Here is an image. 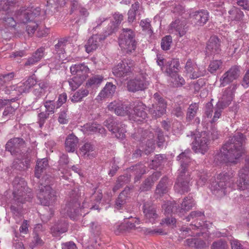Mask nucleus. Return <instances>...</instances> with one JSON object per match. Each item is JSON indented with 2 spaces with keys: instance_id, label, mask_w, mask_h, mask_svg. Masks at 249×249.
<instances>
[{
  "instance_id": "nucleus-5",
  "label": "nucleus",
  "mask_w": 249,
  "mask_h": 249,
  "mask_svg": "<svg viewBox=\"0 0 249 249\" xmlns=\"http://www.w3.org/2000/svg\"><path fill=\"white\" fill-rule=\"evenodd\" d=\"M40 8L33 7L21 8L15 13L16 19L19 22L26 23V31L29 35H33L38 27Z\"/></svg>"
},
{
  "instance_id": "nucleus-37",
  "label": "nucleus",
  "mask_w": 249,
  "mask_h": 249,
  "mask_svg": "<svg viewBox=\"0 0 249 249\" xmlns=\"http://www.w3.org/2000/svg\"><path fill=\"white\" fill-rule=\"evenodd\" d=\"M89 93L88 89L82 88L74 93L71 98V100L73 102H80L83 98L88 96Z\"/></svg>"
},
{
  "instance_id": "nucleus-11",
  "label": "nucleus",
  "mask_w": 249,
  "mask_h": 249,
  "mask_svg": "<svg viewBox=\"0 0 249 249\" xmlns=\"http://www.w3.org/2000/svg\"><path fill=\"white\" fill-rule=\"evenodd\" d=\"M233 98V93L231 89H227L224 91L221 101L218 102L214 108V116L212 123L216 122L220 118L222 109L230 105Z\"/></svg>"
},
{
  "instance_id": "nucleus-45",
  "label": "nucleus",
  "mask_w": 249,
  "mask_h": 249,
  "mask_svg": "<svg viewBox=\"0 0 249 249\" xmlns=\"http://www.w3.org/2000/svg\"><path fill=\"white\" fill-rule=\"evenodd\" d=\"M170 80L173 83L174 87H180L185 84V80L183 78L176 73L175 75H170Z\"/></svg>"
},
{
  "instance_id": "nucleus-53",
  "label": "nucleus",
  "mask_w": 249,
  "mask_h": 249,
  "mask_svg": "<svg viewBox=\"0 0 249 249\" xmlns=\"http://www.w3.org/2000/svg\"><path fill=\"white\" fill-rule=\"evenodd\" d=\"M139 223L140 220L138 218H132L131 221L125 223L127 231L135 229L136 225H138Z\"/></svg>"
},
{
  "instance_id": "nucleus-35",
  "label": "nucleus",
  "mask_w": 249,
  "mask_h": 249,
  "mask_svg": "<svg viewBox=\"0 0 249 249\" xmlns=\"http://www.w3.org/2000/svg\"><path fill=\"white\" fill-rule=\"evenodd\" d=\"M84 129L85 132L88 134H91L97 132L100 133H103L105 131V129L100 124L94 123L86 124L84 125Z\"/></svg>"
},
{
  "instance_id": "nucleus-6",
  "label": "nucleus",
  "mask_w": 249,
  "mask_h": 249,
  "mask_svg": "<svg viewBox=\"0 0 249 249\" xmlns=\"http://www.w3.org/2000/svg\"><path fill=\"white\" fill-rule=\"evenodd\" d=\"M95 189V188H94L92 190L90 200L87 198V196L86 197V199L83 203L82 207L80 208V205L77 202H75L71 208L70 207H68V209L67 210V214L71 219L73 220L77 219L79 215H82V213L86 212L84 211L85 208H93L94 206L93 205V203L90 202L89 201L91 202L93 200H94L96 202H100L102 198V194L99 191L96 192Z\"/></svg>"
},
{
  "instance_id": "nucleus-44",
  "label": "nucleus",
  "mask_w": 249,
  "mask_h": 249,
  "mask_svg": "<svg viewBox=\"0 0 249 249\" xmlns=\"http://www.w3.org/2000/svg\"><path fill=\"white\" fill-rule=\"evenodd\" d=\"M198 109V105L196 103L190 105L187 111L186 118L187 120H192L196 116Z\"/></svg>"
},
{
  "instance_id": "nucleus-20",
  "label": "nucleus",
  "mask_w": 249,
  "mask_h": 249,
  "mask_svg": "<svg viewBox=\"0 0 249 249\" xmlns=\"http://www.w3.org/2000/svg\"><path fill=\"white\" fill-rule=\"evenodd\" d=\"M186 24L185 20L176 19L170 24L168 31L170 33H175L181 37L186 33Z\"/></svg>"
},
{
  "instance_id": "nucleus-60",
  "label": "nucleus",
  "mask_w": 249,
  "mask_h": 249,
  "mask_svg": "<svg viewBox=\"0 0 249 249\" xmlns=\"http://www.w3.org/2000/svg\"><path fill=\"white\" fill-rule=\"evenodd\" d=\"M213 112V106L211 103H208L206 104L205 107V114L207 117H211Z\"/></svg>"
},
{
  "instance_id": "nucleus-42",
  "label": "nucleus",
  "mask_w": 249,
  "mask_h": 249,
  "mask_svg": "<svg viewBox=\"0 0 249 249\" xmlns=\"http://www.w3.org/2000/svg\"><path fill=\"white\" fill-rule=\"evenodd\" d=\"M196 185L197 187H202L206 183L207 176L204 172H197L196 178Z\"/></svg>"
},
{
  "instance_id": "nucleus-24",
  "label": "nucleus",
  "mask_w": 249,
  "mask_h": 249,
  "mask_svg": "<svg viewBox=\"0 0 249 249\" xmlns=\"http://www.w3.org/2000/svg\"><path fill=\"white\" fill-rule=\"evenodd\" d=\"M70 71L72 75H76L75 76L86 79L89 72V69L84 63L72 65L70 67Z\"/></svg>"
},
{
  "instance_id": "nucleus-41",
  "label": "nucleus",
  "mask_w": 249,
  "mask_h": 249,
  "mask_svg": "<svg viewBox=\"0 0 249 249\" xmlns=\"http://www.w3.org/2000/svg\"><path fill=\"white\" fill-rule=\"evenodd\" d=\"M85 80L83 78H80L78 76H74L70 79L68 82L71 89L72 90H76L80 86Z\"/></svg>"
},
{
  "instance_id": "nucleus-30",
  "label": "nucleus",
  "mask_w": 249,
  "mask_h": 249,
  "mask_svg": "<svg viewBox=\"0 0 249 249\" xmlns=\"http://www.w3.org/2000/svg\"><path fill=\"white\" fill-rule=\"evenodd\" d=\"M68 224L65 221H60L54 224L51 229L53 236L57 237L67 231Z\"/></svg>"
},
{
  "instance_id": "nucleus-16",
  "label": "nucleus",
  "mask_w": 249,
  "mask_h": 249,
  "mask_svg": "<svg viewBox=\"0 0 249 249\" xmlns=\"http://www.w3.org/2000/svg\"><path fill=\"white\" fill-rule=\"evenodd\" d=\"M240 74V70L238 67L235 66L231 67L220 78V87H224L233 82L238 78Z\"/></svg>"
},
{
  "instance_id": "nucleus-63",
  "label": "nucleus",
  "mask_w": 249,
  "mask_h": 249,
  "mask_svg": "<svg viewBox=\"0 0 249 249\" xmlns=\"http://www.w3.org/2000/svg\"><path fill=\"white\" fill-rule=\"evenodd\" d=\"M28 222L26 220H24L19 228V231L21 233L27 234L28 232Z\"/></svg>"
},
{
  "instance_id": "nucleus-21",
  "label": "nucleus",
  "mask_w": 249,
  "mask_h": 249,
  "mask_svg": "<svg viewBox=\"0 0 249 249\" xmlns=\"http://www.w3.org/2000/svg\"><path fill=\"white\" fill-rule=\"evenodd\" d=\"M221 51L220 41L216 36H212L209 39L206 48V52L208 55L218 54Z\"/></svg>"
},
{
  "instance_id": "nucleus-25",
  "label": "nucleus",
  "mask_w": 249,
  "mask_h": 249,
  "mask_svg": "<svg viewBox=\"0 0 249 249\" xmlns=\"http://www.w3.org/2000/svg\"><path fill=\"white\" fill-rule=\"evenodd\" d=\"M143 213L146 222L155 223L158 218L155 207L151 205L145 203L143 205Z\"/></svg>"
},
{
  "instance_id": "nucleus-57",
  "label": "nucleus",
  "mask_w": 249,
  "mask_h": 249,
  "mask_svg": "<svg viewBox=\"0 0 249 249\" xmlns=\"http://www.w3.org/2000/svg\"><path fill=\"white\" fill-rule=\"evenodd\" d=\"M3 23L8 27H14L16 24V22L12 17L4 18H3Z\"/></svg>"
},
{
  "instance_id": "nucleus-23",
  "label": "nucleus",
  "mask_w": 249,
  "mask_h": 249,
  "mask_svg": "<svg viewBox=\"0 0 249 249\" xmlns=\"http://www.w3.org/2000/svg\"><path fill=\"white\" fill-rule=\"evenodd\" d=\"M193 19L196 26H202L207 23L209 18V13L206 10L196 11L193 13Z\"/></svg>"
},
{
  "instance_id": "nucleus-43",
  "label": "nucleus",
  "mask_w": 249,
  "mask_h": 249,
  "mask_svg": "<svg viewBox=\"0 0 249 249\" xmlns=\"http://www.w3.org/2000/svg\"><path fill=\"white\" fill-rule=\"evenodd\" d=\"M6 106L7 107L5 108L3 112V117L13 115L16 109L19 107V104L15 102H11L10 104Z\"/></svg>"
},
{
  "instance_id": "nucleus-22",
  "label": "nucleus",
  "mask_w": 249,
  "mask_h": 249,
  "mask_svg": "<svg viewBox=\"0 0 249 249\" xmlns=\"http://www.w3.org/2000/svg\"><path fill=\"white\" fill-rule=\"evenodd\" d=\"M107 35H94L90 37L85 45L86 51L89 53L96 50L99 47L100 43L106 37Z\"/></svg>"
},
{
  "instance_id": "nucleus-14",
  "label": "nucleus",
  "mask_w": 249,
  "mask_h": 249,
  "mask_svg": "<svg viewBox=\"0 0 249 249\" xmlns=\"http://www.w3.org/2000/svg\"><path fill=\"white\" fill-rule=\"evenodd\" d=\"M108 109L111 111H113L118 116H128L129 118L132 108L129 105H126L121 101H114L111 102L107 106Z\"/></svg>"
},
{
  "instance_id": "nucleus-51",
  "label": "nucleus",
  "mask_w": 249,
  "mask_h": 249,
  "mask_svg": "<svg viewBox=\"0 0 249 249\" xmlns=\"http://www.w3.org/2000/svg\"><path fill=\"white\" fill-rule=\"evenodd\" d=\"M204 217L203 213L200 211H193L189 215L186 217L187 220L189 221L191 219L201 220Z\"/></svg>"
},
{
  "instance_id": "nucleus-19",
  "label": "nucleus",
  "mask_w": 249,
  "mask_h": 249,
  "mask_svg": "<svg viewBox=\"0 0 249 249\" xmlns=\"http://www.w3.org/2000/svg\"><path fill=\"white\" fill-rule=\"evenodd\" d=\"M209 141L205 137H196L192 142V149L196 153L204 154L209 148Z\"/></svg>"
},
{
  "instance_id": "nucleus-52",
  "label": "nucleus",
  "mask_w": 249,
  "mask_h": 249,
  "mask_svg": "<svg viewBox=\"0 0 249 249\" xmlns=\"http://www.w3.org/2000/svg\"><path fill=\"white\" fill-rule=\"evenodd\" d=\"M14 3V0H0V10L7 11Z\"/></svg>"
},
{
  "instance_id": "nucleus-27",
  "label": "nucleus",
  "mask_w": 249,
  "mask_h": 249,
  "mask_svg": "<svg viewBox=\"0 0 249 249\" xmlns=\"http://www.w3.org/2000/svg\"><path fill=\"white\" fill-rule=\"evenodd\" d=\"M141 8L139 2H135L132 4L131 8L128 11V21L130 23L133 22L136 19L137 17L140 18Z\"/></svg>"
},
{
  "instance_id": "nucleus-1",
  "label": "nucleus",
  "mask_w": 249,
  "mask_h": 249,
  "mask_svg": "<svg viewBox=\"0 0 249 249\" xmlns=\"http://www.w3.org/2000/svg\"><path fill=\"white\" fill-rule=\"evenodd\" d=\"M233 174L232 171L222 172L217 175L216 180L213 182L210 188L212 193L218 196H222L233 190H247L249 194V160H246L245 166L240 170L238 179L236 183L233 182Z\"/></svg>"
},
{
  "instance_id": "nucleus-40",
  "label": "nucleus",
  "mask_w": 249,
  "mask_h": 249,
  "mask_svg": "<svg viewBox=\"0 0 249 249\" xmlns=\"http://www.w3.org/2000/svg\"><path fill=\"white\" fill-rule=\"evenodd\" d=\"M167 178H163L160 180L156 190L155 193L157 195H159L160 196L167 192Z\"/></svg>"
},
{
  "instance_id": "nucleus-61",
  "label": "nucleus",
  "mask_w": 249,
  "mask_h": 249,
  "mask_svg": "<svg viewBox=\"0 0 249 249\" xmlns=\"http://www.w3.org/2000/svg\"><path fill=\"white\" fill-rule=\"evenodd\" d=\"M67 99V94L65 93H63L59 95L58 99L57 102V107L56 108H59L60 107L62 106L65 102L66 101Z\"/></svg>"
},
{
  "instance_id": "nucleus-39",
  "label": "nucleus",
  "mask_w": 249,
  "mask_h": 249,
  "mask_svg": "<svg viewBox=\"0 0 249 249\" xmlns=\"http://www.w3.org/2000/svg\"><path fill=\"white\" fill-rule=\"evenodd\" d=\"M48 161L46 159H43L37 160L35 170V176L39 178L43 170L48 166Z\"/></svg>"
},
{
  "instance_id": "nucleus-47",
  "label": "nucleus",
  "mask_w": 249,
  "mask_h": 249,
  "mask_svg": "<svg viewBox=\"0 0 249 249\" xmlns=\"http://www.w3.org/2000/svg\"><path fill=\"white\" fill-rule=\"evenodd\" d=\"M126 191L124 190L119 196L116 202V207L118 209H121L126 202Z\"/></svg>"
},
{
  "instance_id": "nucleus-7",
  "label": "nucleus",
  "mask_w": 249,
  "mask_h": 249,
  "mask_svg": "<svg viewBox=\"0 0 249 249\" xmlns=\"http://www.w3.org/2000/svg\"><path fill=\"white\" fill-rule=\"evenodd\" d=\"M36 84V80L33 77H29L24 82L18 84L7 86L5 89V93L15 96L17 101L18 97L23 93L29 92L34 86Z\"/></svg>"
},
{
  "instance_id": "nucleus-28",
  "label": "nucleus",
  "mask_w": 249,
  "mask_h": 249,
  "mask_svg": "<svg viewBox=\"0 0 249 249\" xmlns=\"http://www.w3.org/2000/svg\"><path fill=\"white\" fill-rule=\"evenodd\" d=\"M79 154L84 158L91 159L95 156L93 146L90 143H86L81 147Z\"/></svg>"
},
{
  "instance_id": "nucleus-34",
  "label": "nucleus",
  "mask_w": 249,
  "mask_h": 249,
  "mask_svg": "<svg viewBox=\"0 0 249 249\" xmlns=\"http://www.w3.org/2000/svg\"><path fill=\"white\" fill-rule=\"evenodd\" d=\"M196 204L193 198L190 196L184 198L179 209L180 213H185L194 207Z\"/></svg>"
},
{
  "instance_id": "nucleus-38",
  "label": "nucleus",
  "mask_w": 249,
  "mask_h": 249,
  "mask_svg": "<svg viewBox=\"0 0 249 249\" xmlns=\"http://www.w3.org/2000/svg\"><path fill=\"white\" fill-rule=\"evenodd\" d=\"M42 228V225L41 224H37L36 226L34 231V237L33 240L32 241L33 245H32V247L33 248L36 246H41L43 245L44 244V242L41 238L39 237V235L37 233V232H38L39 230Z\"/></svg>"
},
{
  "instance_id": "nucleus-54",
  "label": "nucleus",
  "mask_w": 249,
  "mask_h": 249,
  "mask_svg": "<svg viewBox=\"0 0 249 249\" xmlns=\"http://www.w3.org/2000/svg\"><path fill=\"white\" fill-rule=\"evenodd\" d=\"M114 231L116 234H119L121 232L127 231L125 223H116L114 226Z\"/></svg>"
},
{
  "instance_id": "nucleus-36",
  "label": "nucleus",
  "mask_w": 249,
  "mask_h": 249,
  "mask_svg": "<svg viewBox=\"0 0 249 249\" xmlns=\"http://www.w3.org/2000/svg\"><path fill=\"white\" fill-rule=\"evenodd\" d=\"M103 77L101 75H96L90 78L86 84V87L88 88H97L103 80Z\"/></svg>"
},
{
  "instance_id": "nucleus-29",
  "label": "nucleus",
  "mask_w": 249,
  "mask_h": 249,
  "mask_svg": "<svg viewBox=\"0 0 249 249\" xmlns=\"http://www.w3.org/2000/svg\"><path fill=\"white\" fill-rule=\"evenodd\" d=\"M78 143V138L73 134L69 135L66 138L65 143V149L68 152H73Z\"/></svg>"
},
{
  "instance_id": "nucleus-8",
  "label": "nucleus",
  "mask_w": 249,
  "mask_h": 249,
  "mask_svg": "<svg viewBox=\"0 0 249 249\" xmlns=\"http://www.w3.org/2000/svg\"><path fill=\"white\" fill-rule=\"evenodd\" d=\"M134 36L135 35L132 30L123 29L119 38V44L121 49L126 53H131L136 48Z\"/></svg>"
},
{
  "instance_id": "nucleus-33",
  "label": "nucleus",
  "mask_w": 249,
  "mask_h": 249,
  "mask_svg": "<svg viewBox=\"0 0 249 249\" xmlns=\"http://www.w3.org/2000/svg\"><path fill=\"white\" fill-rule=\"evenodd\" d=\"M115 89L116 86L114 85L111 83H107L103 89L99 93L98 97L101 100L103 98L111 96L114 93Z\"/></svg>"
},
{
  "instance_id": "nucleus-9",
  "label": "nucleus",
  "mask_w": 249,
  "mask_h": 249,
  "mask_svg": "<svg viewBox=\"0 0 249 249\" xmlns=\"http://www.w3.org/2000/svg\"><path fill=\"white\" fill-rule=\"evenodd\" d=\"M154 103L149 107V112L154 118L161 117L165 113L167 107L166 101L158 93L153 95Z\"/></svg>"
},
{
  "instance_id": "nucleus-3",
  "label": "nucleus",
  "mask_w": 249,
  "mask_h": 249,
  "mask_svg": "<svg viewBox=\"0 0 249 249\" xmlns=\"http://www.w3.org/2000/svg\"><path fill=\"white\" fill-rule=\"evenodd\" d=\"M190 154L189 151H185L177 157V160L179 161L180 167L178 171V176L174 188L176 192L180 194H183L189 191L190 174L187 167L192 162Z\"/></svg>"
},
{
  "instance_id": "nucleus-59",
  "label": "nucleus",
  "mask_w": 249,
  "mask_h": 249,
  "mask_svg": "<svg viewBox=\"0 0 249 249\" xmlns=\"http://www.w3.org/2000/svg\"><path fill=\"white\" fill-rule=\"evenodd\" d=\"M162 208L165 214H169L172 212L173 203L171 202L168 201L163 204Z\"/></svg>"
},
{
  "instance_id": "nucleus-13",
  "label": "nucleus",
  "mask_w": 249,
  "mask_h": 249,
  "mask_svg": "<svg viewBox=\"0 0 249 249\" xmlns=\"http://www.w3.org/2000/svg\"><path fill=\"white\" fill-rule=\"evenodd\" d=\"M149 83L146 78L142 74L130 79L127 84V88L129 91L135 92L146 89Z\"/></svg>"
},
{
  "instance_id": "nucleus-31",
  "label": "nucleus",
  "mask_w": 249,
  "mask_h": 249,
  "mask_svg": "<svg viewBox=\"0 0 249 249\" xmlns=\"http://www.w3.org/2000/svg\"><path fill=\"white\" fill-rule=\"evenodd\" d=\"M147 134L148 132L144 131L143 133V136ZM146 136L148 137V139L146 141L145 147L142 148V150L139 149L137 151L136 154L138 155H141L142 151H143L146 154H147L152 152L154 149L155 141L153 139V134L150 133L149 135H146Z\"/></svg>"
},
{
  "instance_id": "nucleus-32",
  "label": "nucleus",
  "mask_w": 249,
  "mask_h": 249,
  "mask_svg": "<svg viewBox=\"0 0 249 249\" xmlns=\"http://www.w3.org/2000/svg\"><path fill=\"white\" fill-rule=\"evenodd\" d=\"M229 18L231 21L240 22L244 17L243 12L238 8L233 6L229 11Z\"/></svg>"
},
{
  "instance_id": "nucleus-12",
  "label": "nucleus",
  "mask_w": 249,
  "mask_h": 249,
  "mask_svg": "<svg viewBox=\"0 0 249 249\" xmlns=\"http://www.w3.org/2000/svg\"><path fill=\"white\" fill-rule=\"evenodd\" d=\"M105 125L108 130L115 134L119 139H123L126 132L124 124L115 121L112 118H109L105 122Z\"/></svg>"
},
{
  "instance_id": "nucleus-64",
  "label": "nucleus",
  "mask_w": 249,
  "mask_h": 249,
  "mask_svg": "<svg viewBox=\"0 0 249 249\" xmlns=\"http://www.w3.org/2000/svg\"><path fill=\"white\" fill-rule=\"evenodd\" d=\"M238 6H240L244 10H249V1L247 0H239L237 2Z\"/></svg>"
},
{
  "instance_id": "nucleus-48",
  "label": "nucleus",
  "mask_w": 249,
  "mask_h": 249,
  "mask_svg": "<svg viewBox=\"0 0 249 249\" xmlns=\"http://www.w3.org/2000/svg\"><path fill=\"white\" fill-rule=\"evenodd\" d=\"M66 109H61L58 113V121L61 124H66L69 122V118Z\"/></svg>"
},
{
  "instance_id": "nucleus-15",
  "label": "nucleus",
  "mask_w": 249,
  "mask_h": 249,
  "mask_svg": "<svg viewBox=\"0 0 249 249\" xmlns=\"http://www.w3.org/2000/svg\"><path fill=\"white\" fill-rule=\"evenodd\" d=\"M134 65L133 61L129 59H124L115 66L113 69V73L117 77H123L131 71Z\"/></svg>"
},
{
  "instance_id": "nucleus-10",
  "label": "nucleus",
  "mask_w": 249,
  "mask_h": 249,
  "mask_svg": "<svg viewBox=\"0 0 249 249\" xmlns=\"http://www.w3.org/2000/svg\"><path fill=\"white\" fill-rule=\"evenodd\" d=\"M39 192L37 196L42 205L50 206L53 205L56 200V196L50 185H43L42 184L39 187Z\"/></svg>"
},
{
  "instance_id": "nucleus-46",
  "label": "nucleus",
  "mask_w": 249,
  "mask_h": 249,
  "mask_svg": "<svg viewBox=\"0 0 249 249\" xmlns=\"http://www.w3.org/2000/svg\"><path fill=\"white\" fill-rule=\"evenodd\" d=\"M222 62L220 60H212L210 63L208 70L211 73H213L218 70L222 66Z\"/></svg>"
},
{
  "instance_id": "nucleus-2",
  "label": "nucleus",
  "mask_w": 249,
  "mask_h": 249,
  "mask_svg": "<svg viewBox=\"0 0 249 249\" xmlns=\"http://www.w3.org/2000/svg\"><path fill=\"white\" fill-rule=\"evenodd\" d=\"M244 136L241 133H237L226 144H225L219 154L218 159L224 162L235 163L243 153V142Z\"/></svg>"
},
{
  "instance_id": "nucleus-4",
  "label": "nucleus",
  "mask_w": 249,
  "mask_h": 249,
  "mask_svg": "<svg viewBox=\"0 0 249 249\" xmlns=\"http://www.w3.org/2000/svg\"><path fill=\"white\" fill-rule=\"evenodd\" d=\"M13 185L14 199L11 202L10 209L15 216H19L21 215V209L16 205L18 206L19 203H24L29 201L32 195L30 191H28L27 183L23 178H16Z\"/></svg>"
},
{
  "instance_id": "nucleus-26",
  "label": "nucleus",
  "mask_w": 249,
  "mask_h": 249,
  "mask_svg": "<svg viewBox=\"0 0 249 249\" xmlns=\"http://www.w3.org/2000/svg\"><path fill=\"white\" fill-rule=\"evenodd\" d=\"M24 142L22 139L15 138L10 139L6 143V150L9 151L11 154H15L18 152V150L24 145Z\"/></svg>"
},
{
  "instance_id": "nucleus-49",
  "label": "nucleus",
  "mask_w": 249,
  "mask_h": 249,
  "mask_svg": "<svg viewBox=\"0 0 249 249\" xmlns=\"http://www.w3.org/2000/svg\"><path fill=\"white\" fill-rule=\"evenodd\" d=\"M44 107H45L46 112L49 114H52L55 112V103L53 101L48 100L44 102Z\"/></svg>"
},
{
  "instance_id": "nucleus-55",
  "label": "nucleus",
  "mask_w": 249,
  "mask_h": 249,
  "mask_svg": "<svg viewBox=\"0 0 249 249\" xmlns=\"http://www.w3.org/2000/svg\"><path fill=\"white\" fill-rule=\"evenodd\" d=\"M164 67L165 72L169 76L176 75V71L173 70V65H171V60L166 62Z\"/></svg>"
},
{
  "instance_id": "nucleus-62",
  "label": "nucleus",
  "mask_w": 249,
  "mask_h": 249,
  "mask_svg": "<svg viewBox=\"0 0 249 249\" xmlns=\"http://www.w3.org/2000/svg\"><path fill=\"white\" fill-rule=\"evenodd\" d=\"M153 180L152 179L148 178L145 182L142 187L141 188L142 191H145L148 190L153 183Z\"/></svg>"
},
{
  "instance_id": "nucleus-17",
  "label": "nucleus",
  "mask_w": 249,
  "mask_h": 249,
  "mask_svg": "<svg viewBox=\"0 0 249 249\" xmlns=\"http://www.w3.org/2000/svg\"><path fill=\"white\" fill-rule=\"evenodd\" d=\"M145 106L141 102L137 103L129 114V119L134 122H142L147 117V114L144 111Z\"/></svg>"
},
{
  "instance_id": "nucleus-56",
  "label": "nucleus",
  "mask_w": 249,
  "mask_h": 249,
  "mask_svg": "<svg viewBox=\"0 0 249 249\" xmlns=\"http://www.w3.org/2000/svg\"><path fill=\"white\" fill-rule=\"evenodd\" d=\"M228 245L225 242L219 240L213 243L211 249H227Z\"/></svg>"
},
{
  "instance_id": "nucleus-18",
  "label": "nucleus",
  "mask_w": 249,
  "mask_h": 249,
  "mask_svg": "<svg viewBox=\"0 0 249 249\" xmlns=\"http://www.w3.org/2000/svg\"><path fill=\"white\" fill-rule=\"evenodd\" d=\"M185 69L186 75L190 79L197 78L203 76L205 73V71L201 70L200 68L196 63H193L191 59L187 60Z\"/></svg>"
},
{
  "instance_id": "nucleus-58",
  "label": "nucleus",
  "mask_w": 249,
  "mask_h": 249,
  "mask_svg": "<svg viewBox=\"0 0 249 249\" xmlns=\"http://www.w3.org/2000/svg\"><path fill=\"white\" fill-rule=\"evenodd\" d=\"M49 115L46 112H42L38 114V123L40 127H42L43 125L45 120L48 118Z\"/></svg>"
},
{
  "instance_id": "nucleus-50",
  "label": "nucleus",
  "mask_w": 249,
  "mask_h": 249,
  "mask_svg": "<svg viewBox=\"0 0 249 249\" xmlns=\"http://www.w3.org/2000/svg\"><path fill=\"white\" fill-rule=\"evenodd\" d=\"M172 42V38L170 36H167L162 39L161 47L163 50H168Z\"/></svg>"
}]
</instances>
